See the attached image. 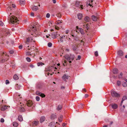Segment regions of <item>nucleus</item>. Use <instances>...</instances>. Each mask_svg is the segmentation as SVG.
Here are the masks:
<instances>
[{
  "label": "nucleus",
  "instance_id": "4c0bfd02",
  "mask_svg": "<svg viewBox=\"0 0 127 127\" xmlns=\"http://www.w3.org/2000/svg\"><path fill=\"white\" fill-rule=\"evenodd\" d=\"M44 64L43 63L41 62L38 63L37 64V65L38 66H40V65L42 66L43 65H44Z\"/></svg>",
  "mask_w": 127,
  "mask_h": 127
},
{
  "label": "nucleus",
  "instance_id": "3c124183",
  "mask_svg": "<svg viewBox=\"0 0 127 127\" xmlns=\"http://www.w3.org/2000/svg\"><path fill=\"white\" fill-rule=\"evenodd\" d=\"M40 96L42 97H45V95L41 93V94Z\"/></svg>",
  "mask_w": 127,
  "mask_h": 127
},
{
  "label": "nucleus",
  "instance_id": "79ce46f5",
  "mask_svg": "<svg viewBox=\"0 0 127 127\" xmlns=\"http://www.w3.org/2000/svg\"><path fill=\"white\" fill-rule=\"evenodd\" d=\"M52 44L51 42H49L48 44V46L49 47H50L52 46Z\"/></svg>",
  "mask_w": 127,
  "mask_h": 127
},
{
  "label": "nucleus",
  "instance_id": "dca6fc26",
  "mask_svg": "<svg viewBox=\"0 0 127 127\" xmlns=\"http://www.w3.org/2000/svg\"><path fill=\"white\" fill-rule=\"evenodd\" d=\"M32 10L34 11H36L38 9V7L35 6H33L32 7Z\"/></svg>",
  "mask_w": 127,
  "mask_h": 127
},
{
  "label": "nucleus",
  "instance_id": "864d4df0",
  "mask_svg": "<svg viewBox=\"0 0 127 127\" xmlns=\"http://www.w3.org/2000/svg\"><path fill=\"white\" fill-rule=\"evenodd\" d=\"M49 68H50V71H52V69H54L53 66H51L49 67Z\"/></svg>",
  "mask_w": 127,
  "mask_h": 127
},
{
  "label": "nucleus",
  "instance_id": "ddd939ff",
  "mask_svg": "<svg viewBox=\"0 0 127 127\" xmlns=\"http://www.w3.org/2000/svg\"><path fill=\"white\" fill-rule=\"evenodd\" d=\"M20 105L21 106L20 107V111H24L25 110V109L23 108V106L24 105V104H22L21 105Z\"/></svg>",
  "mask_w": 127,
  "mask_h": 127
},
{
  "label": "nucleus",
  "instance_id": "a211bd4d",
  "mask_svg": "<svg viewBox=\"0 0 127 127\" xmlns=\"http://www.w3.org/2000/svg\"><path fill=\"white\" fill-rule=\"evenodd\" d=\"M92 18L93 21H96L97 20V17L96 16H95L94 15H93L92 16Z\"/></svg>",
  "mask_w": 127,
  "mask_h": 127
},
{
  "label": "nucleus",
  "instance_id": "ea45409f",
  "mask_svg": "<svg viewBox=\"0 0 127 127\" xmlns=\"http://www.w3.org/2000/svg\"><path fill=\"white\" fill-rule=\"evenodd\" d=\"M41 93L38 91H37L36 92V94L38 95H40L41 94Z\"/></svg>",
  "mask_w": 127,
  "mask_h": 127
},
{
  "label": "nucleus",
  "instance_id": "de8ad7c7",
  "mask_svg": "<svg viewBox=\"0 0 127 127\" xmlns=\"http://www.w3.org/2000/svg\"><path fill=\"white\" fill-rule=\"evenodd\" d=\"M31 52H27L26 53V55L27 56H29V55H31Z\"/></svg>",
  "mask_w": 127,
  "mask_h": 127
},
{
  "label": "nucleus",
  "instance_id": "1a4fd4ad",
  "mask_svg": "<svg viewBox=\"0 0 127 127\" xmlns=\"http://www.w3.org/2000/svg\"><path fill=\"white\" fill-rule=\"evenodd\" d=\"M67 38V36L66 35H63L62 36H60V41L62 42H63V39H64Z\"/></svg>",
  "mask_w": 127,
  "mask_h": 127
},
{
  "label": "nucleus",
  "instance_id": "13d9d810",
  "mask_svg": "<svg viewBox=\"0 0 127 127\" xmlns=\"http://www.w3.org/2000/svg\"><path fill=\"white\" fill-rule=\"evenodd\" d=\"M50 16V14L49 13H48L46 15V17L47 18H49Z\"/></svg>",
  "mask_w": 127,
  "mask_h": 127
},
{
  "label": "nucleus",
  "instance_id": "603ef678",
  "mask_svg": "<svg viewBox=\"0 0 127 127\" xmlns=\"http://www.w3.org/2000/svg\"><path fill=\"white\" fill-rule=\"evenodd\" d=\"M121 84V82L120 81H118L117 82V85L119 86Z\"/></svg>",
  "mask_w": 127,
  "mask_h": 127
},
{
  "label": "nucleus",
  "instance_id": "f3484780",
  "mask_svg": "<svg viewBox=\"0 0 127 127\" xmlns=\"http://www.w3.org/2000/svg\"><path fill=\"white\" fill-rule=\"evenodd\" d=\"M45 118L44 116H43L41 117L40 118V122L42 123L45 120Z\"/></svg>",
  "mask_w": 127,
  "mask_h": 127
},
{
  "label": "nucleus",
  "instance_id": "6e6552de",
  "mask_svg": "<svg viewBox=\"0 0 127 127\" xmlns=\"http://www.w3.org/2000/svg\"><path fill=\"white\" fill-rule=\"evenodd\" d=\"M75 4L76 6L78 7L79 8H81V9H83V5L81 4H80L79 2V1H76Z\"/></svg>",
  "mask_w": 127,
  "mask_h": 127
},
{
  "label": "nucleus",
  "instance_id": "c9c22d12",
  "mask_svg": "<svg viewBox=\"0 0 127 127\" xmlns=\"http://www.w3.org/2000/svg\"><path fill=\"white\" fill-rule=\"evenodd\" d=\"M78 30L80 31L82 34H84V32L83 30L81 28H79Z\"/></svg>",
  "mask_w": 127,
  "mask_h": 127
},
{
  "label": "nucleus",
  "instance_id": "6ab92c4d",
  "mask_svg": "<svg viewBox=\"0 0 127 127\" xmlns=\"http://www.w3.org/2000/svg\"><path fill=\"white\" fill-rule=\"evenodd\" d=\"M118 54L119 56H122L123 55V53L122 51H119L118 52Z\"/></svg>",
  "mask_w": 127,
  "mask_h": 127
},
{
  "label": "nucleus",
  "instance_id": "680f3d73",
  "mask_svg": "<svg viewBox=\"0 0 127 127\" xmlns=\"http://www.w3.org/2000/svg\"><path fill=\"white\" fill-rule=\"evenodd\" d=\"M14 51L13 50H10L9 51V53L10 54H12L14 53Z\"/></svg>",
  "mask_w": 127,
  "mask_h": 127
},
{
  "label": "nucleus",
  "instance_id": "aec40b11",
  "mask_svg": "<svg viewBox=\"0 0 127 127\" xmlns=\"http://www.w3.org/2000/svg\"><path fill=\"white\" fill-rule=\"evenodd\" d=\"M21 86L18 84H17L15 85V88L17 90H18L20 89L21 88Z\"/></svg>",
  "mask_w": 127,
  "mask_h": 127
},
{
  "label": "nucleus",
  "instance_id": "7ed1b4c3",
  "mask_svg": "<svg viewBox=\"0 0 127 127\" xmlns=\"http://www.w3.org/2000/svg\"><path fill=\"white\" fill-rule=\"evenodd\" d=\"M10 21L12 24H14L16 23H17L19 21L17 17L14 16H12L10 17Z\"/></svg>",
  "mask_w": 127,
  "mask_h": 127
},
{
  "label": "nucleus",
  "instance_id": "423d86ee",
  "mask_svg": "<svg viewBox=\"0 0 127 127\" xmlns=\"http://www.w3.org/2000/svg\"><path fill=\"white\" fill-rule=\"evenodd\" d=\"M58 34L57 32H53L52 33L51 36L53 39L56 38L58 36Z\"/></svg>",
  "mask_w": 127,
  "mask_h": 127
},
{
  "label": "nucleus",
  "instance_id": "bf43d9fd",
  "mask_svg": "<svg viewBox=\"0 0 127 127\" xmlns=\"http://www.w3.org/2000/svg\"><path fill=\"white\" fill-rule=\"evenodd\" d=\"M3 22L1 21H0V26H3Z\"/></svg>",
  "mask_w": 127,
  "mask_h": 127
},
{
  "label": "nucleus",
  "instance_id": "69168bd1",
  "mask_svg": "<svg viewBox=\"0 0 127 127\" xmlns=\"http://www.w3.org/2000/svg\"><path fill=\"white\" fill-rule=\"evenodd\" d=\"M52 1L54 3H55L56 2V0H52Z\"/></svg>",
  "mask_w": 127,
  "mask_h": 127
},
{
  "label": "nucleus",
  "instance_id": "338daca9",
  "mask_svg": "<svg viewBox=\"0 0 127 127\" xmlns=\"http://www.w3.org/2000/svg\"><path fill=\"white\" fill-rule=\"evenodd\" d=\"M12 6L13 8H15V4H12Z\"/></svg>",
  "mask_w": 127,
  "mask_h": 127
},
{
  "label": "nucleus",
  "instance_id": "c85d7f7f",
  "mask_svg": "<svg viewBox=\"0 0 127 127\" xmlns=\"http://www.w3.org/2000/svg\"><path fill=\"white\" fill-rule=\"evenodd\" d=\"M89 2H90L89 3H88V2L87 3V5H88L91 6H92L93 0H89Z\"/></svg>",
  "mask_w": 127,
  "mask_h": 127
},
{
  "label": "nucleus",
  "instance_id": "58836bf2",
  "mask_svg": "<svg viewBox=\"0 0 127 127\" xmlns=\"http://www.w3.org/2000/svg\"><path fill=\"white\" fill-rule=\"evenodd\" d=\"M45 71H51L50 68H49V67L46 68Z\"/></svg>",
  "mask_w": 127,
  "mask_h": 127
},
{
  "label": "nucleus",
  "instance_id": "473e14b6",
  "mask_svg": "<svg viewBox=\"0 0 127 127\" xmlns=\"http://www.w3.org/2000/svg\"><path fill=\"white\" fill-rule=\"evenodd\" d=\"M62 108V106L61 105H59L58 106L57 109L58 110H60Z\"/></svg>",
  "mask_w": 127,
  "mask_h": 127
},
{
  "label": "nucleus",
  "instance_id": "f257e3e1",
  "mask_svg": "<svg viewBox=\"0 0 127 127\" xmlns=\"http://www.w3.org/2000/svg\"><path fill=\"white\" fill-rule=\"evenodd\" d=\"M8 59V56L5 52L1 51L0 52V62L3 63L6 61Z\"/></svg>",
  "mask_w": 127,
  "mask_h": 127
},
{
  "label": "nucleus",
  "instance_id": "39448f33",
  "mask_svg": "<svg viewBox=\"0 0 127 127\" xmlns=\"http://www.w3.org/2000/svg\"><path fill=\"white\" fill-rule=\"evenodd\" d=\"M111 95L112 96L114 97H119L120 96L119 94L117 93L115 91L112 90L111 91Z\"/></svg>",
  "mask_w": 127,
  "mask_h": 127
},
{
  "label": "nucleus",
  "instance_id": "6e6d98bb",
  "mask_svg": "<svg viewBox=\"0 0 127 127\" xmlns=\"http://www.w3.org/2000/svg\"><path fill=\"white\" fill-rule=\"evenodd\" d=\"M81 58V56L80 55L78 56L77 58L76 59L77 60H80Z\"/></svg>",
  "mask_w": 127,
  "mask_h": 127
},
{
  "label": "nucleus",
  "instance_id": "bb28decb",
  "mask_svg": "<svg viewBox=\"0 0 127 127\" xmlns=\"http://www.w3.org/2000/svg\"><path fill=\"white\" fill-rule=\"evenodd\" d=\"M63 118V116L62 115H61L58 118L59 121L60 122H61L62 121Z\"/></svg>",
  "mask_w": 127,
  "mask_h": 127
},
{
  "label": "nucleus",
  "instance_id": "2eb2a0df",
  "mask_svg": "<svg viewBox=\"0 0 127 127\" xmlns=\"http://www.w3.org/2000/svg\"><path fill=\"white\" fill-rule=\"evenodd\" d=\"M19 3L21 5L24 4L25 3V0H19Z\"/></svg>",
  "mask_w": 127,
  "mask_h": 127
},
{
  "label": "nucleus",
  "instance_id": "49530a36",
  "mask_svg": "<svg viewBox=\"0 0 127 127\" xmlns=\"http://www.w3.org/2000/svg\"><path fill=\"white\" fill-rule=\"evenodd\" d=\"M57 16L59 17H61V14L60 13H58L57 14H56Z\"/></svg>",
  "mask_w": 127,
  "mask_h": 127
},
{
  "label": "nucleus",
  "instance_id": "9b49d317",
  "mask_svg": "<svg viewBox=\"0 0 127 127\" xmlns=\"http://www.w3.org/2000/svg\"><path fill=\"white\" fill-rule=\"evenodd\" d=\"M69 76L68 75L64 74L62 77V78L63 80L65 81H66V80L68 79Z\"/></svg>",
  "mask_w": 127,
  "mask_h": 127
},
{
  "label": "nucleus",
  "instance_id": "a19ab883",
  "mask_svg": "<svg viewBox=\"0 0 127 127\" xmlns=\"http://www.w3.org/2000/svg\"><path fill=\"white\" fill-rule=\"evenodd\" d=\"M26 59L27 61L28 62H30L31 61V60L30 58L28 57H27L26 58Z\"/></svg>",
  "mask_w": 127,
  "mask_h": 127
},
{
  "label": "nucleus",
  "instance_id": "4d7b16f0",
  "mask_svg": "<svg viewBox=\"0 0 127 127\" xmlns=\"http://www.w3.org/2000/svg\"><path fill=\"white\" fill-rule=\"evenodd\" d=\"M9 80H6L5 81V84H9Z\"/></svg>",
  "mask_w": 127,
  "mask_h": 127
},
{
  "label": "nucleus",
  "instance_id": "393cba45",
  "mask_svg": "<svg viewBox=\"0 0 127 127\" xmlns=\"http://www.w3.org/2000/svg\"><path fill=\"white\" fill-rule=\"evenodd\" d=\"M56 115L54 114H52L51 116V118L52 119H53L56 118Z\"/></svg>",
  "mask_w": 127,
  "mask_h": 127
},
{
  "label": "nucleus",
  "instance_id": "e433bc0d",
  "mask_svg": "<svg viewBox=\"0 0 127 127\" xmlns=\"http://www.w3.org/2000/svg\"><path fill=\"white\" fill-rule=\"evenodd\" d=\"M127 98V97L126 96H124L122 99V101H123L126 100Z\"/></svg>",
  "mask_w": 127,
  "mask_h": 127
},
{
  "label": "nucleus",
  "instance_id": "c03bdc74",
  "mask_svg": "<svg viewBox=\"0 0 127 127\" xmlns=\"http://www.w3.org/2000/svg\"><path fill=\"white\" fill-rule=\"evenodd\" d=\"M95 55L96 57H97L98 55V52L97 51H96L95 53Z\"/></svg>",
  "mask_w": 127,
  "mask_h": 127
},
{
  "label": "nucleus",
  "instance_id": "f03ea898",
  "mask_svg": "<svg viewBox=\"0 0 127 127\" xmlns=\"http://www.w3.org/2000/svg\"><path fill=\"white\" fill-rule=\"evenodd\" d=\"M64 57L66 60L68 61L70 60H73L75 56L74 55H70V56L68 55H66Z\"/></svg>",
  "mask_w": 127,
  "mask_h": 127
},
{
  "label": "nucleus",
  "instance_id": "09e8293b",
  "mask_svg": "<svg viewBox=\"0 0 127 127\" xmlns=\"http://www.w3.org/2000/svg\"><path fill=\"white\" fill-rule=\"evenodd\" d=\"M36 99L37 101H38L40 100V97L38 96H37L36 97Z\"/></svg>",
  "mask_w": 127,
  "mask_h": 127
},
{
  "label": "nucleus",
  "instance_id": "b1692460",
  "mask_svg": "<svg viewBox=\"0 0 127 127\" xmlns=\"http://www.w3.org/2000/svg\"><path fill=\"white\" fill-rule=\"evenodd\" d=\"M78 47V45H74L73 46V51L76 50Z\"/></svg>",
  "mask_w": 127,
  "mask_h": 127
},
{
  "label": "nucleus",
  "instance_id": "0eeeda50",
  "mask_svg": "<svg viewBox=\"0 0 127 127\" xmlns=\"http://www.w3.org/2000/svg\"><path fill=\"white\" fill-rule=\"evenodd\" d=\"M27 40L25 42V43L26 44H28V43L30 42L33 41L34 42V40H33L32 37H29L28 38H27Z\"/></svg>",
  "mask_w": 127,
  "mask_h": 127
},
{
  "label": "nucleus",
  "instance_id": "9d476101",
  "mask_svg": "<svg viewBox=\"0 0 127 127\" xmlns=\"http://www.w3.org/2000/svg\"><path fill=\"white\" fill-rule=\"evenodd\" d=\"M31 30L35 34H36V28L35 26H32L30 29L29 30V31H31Z\"/></svg>",
  "mask_w": 127,
  "mask_h": 127
},
{
  "label": "nucleus",
  "instance_id": "5fc2aeb1",
  "mask_svg": "<svg viewBox=\"0 0 127 127\" xmlns=\"http://www.w3.org/2000/svg\"><path fill=\"white\" fill-rule=\"evenodd\" d=\"M4 120L3 118H1L0 120V122L1 123H3L4 122Z\"/></svg>",
  "mask_w": 127,
  "mask_h": 127
},
{
  "label": "nucleus",
  "instance_id": "8fccbe9b",
  "mask_svg": "<svg viewBox=\"0 0 127 127\" xmlns=\"http://www.w3.org/2000/svg\"><path fill=\"white\" fill-rule=\"evenodd\" d=\"M123 75V73H120V75L118 76V77L119 78H120L122 77V76Z\"/></svg>",
  "mask_w": 127,
  "mask_h": 127
},
{
  "label": "nucleus",
  "instance_id": "2f4dec72",
  "mask_svg": "<svg viewBox=\"0 0 127 127\" xmlns=\"http://www.w3.org/2000/svg\"><path fill=\"white\" fill-rule=\"evenodd\" d=\"M13 78L15 80H17L19 78L18 76L16 74L14 75L13 77Z\"/></svg>",
  "mask_w": 127,
  "mask_h": 127
},
{
  "label": "nucleus",
  "instance_id": "0e129e2a",
  "mask_svg": "<svg viewBox=\"0 0 127 127\" xmlns=\"http://www.w3.org/2000/svg\"><path fill=\"white\" fill-rule=\"evenodd\" d=\"M55 27V29L57 30H59L60 29L59 27Z\"/></svg>",
  "mask_w": 127,
  "mask_h": 127
},
{
  "label": "nucleus",
  "instance_id": "774afa93",
  "mask_svg": "<svg viewBox=\"0 0 127 127\" xmlns=\"http://www.w3.org/2000/svg\"><path fill=\"white\" fill-rule=\"evenodd\" d=\"M88 94H86L85 95V97L86 98L87 97H88Z\"/></svg>",
  "mask_w": 127,
  "mask_h": 127
},
{
  "label": "nucleus",
  "instance_id": "4468645a",
  "mask_svg": "<svg viewBox=\"0 0 127 127\" xmlns=\"http://www.w3.org/2000/svg\"><path fill=\"white\" fill-rule=\"evenodd\" d=\"M39 122L38 121H34L32 122V124L33 126H35L38 124Z\"/></svg>",
  "mask_w": 127,
  "mask_h": 127
},
{
  "label": "nucleus",
  "instance_id": "72a5a7b5",
  "mask_svg": "<svg viewBox=\"0 0 127 127\" xmlns=\"http://www.w3.org/2000/svg\"><path fill=\"white\" fill-rule=\"evenodd\" d=\"M55 123L54 122H52L50 123L49 126L51 127H53L55 125Z\"/></svg>",
  "mask_w": 127,
  "mask_h": 127
},
{
  "label": "nucleus",
  "instance_id": "f704fd0d",
  "mask_svg": "<svg viewBox=\"0 0 127 127\" xmlns=\"http://www.w3.org/2000/svg\"><path fill=\"white\" fill-rule=\"evenodd\" d=\"M4 33L5 35H7L9 34L10 32L8 30H7L4 32Z\"/></svg>",
  "mask_w": 127,
  "mask_h": 127
},
{
  "label": "nucleus",
  "instance_id": "5701e85b",
  "mask_svg": "<svg viewBox=\"0 0 127 127\" xmlns=\"http://www.w3.org/2000/svg\"><path fill=\"white\" fill-rule=\"evenodd\" d=\"M87 25H88V24H85L83 25L84 28H85L87 30H88V29L89 28V27Z\"/></svg>",
  "mask_w": 127,
  "mask_h": 127
},
{
  "label": "nucleus",
  "instance_id": "4be33fe9",
  "mask_svg": "<svg viewBox=\"0 0 127 127\" xmlns=\"http://www.w3.org/2000/svg\"><path fill=\"white\" fill-rule=\"evenodd\" d=\"M7 109V107L6 106L4 105L2 106L1 108V111H4L6 109Z\"/></svg>",
  "mask_w": 127,
  "mask_h": 127
},
{
  "label": "nucleus",
  "instance_id": "c756f323",
  "mask_svg": "<svg viewBox=\"0 0 127 127\" xmlns=\"http://www.w3.org/2000/svg\"><path fill=\"white\" fill-rule=\"evenodd\" d=\"M84 20L85 21L88 22L89 21L90 19L89 17L88 16H86Z\"/></svg>",
  "mask_w": 127,
  "mask_h": 127
},
{
  "label": "nucleus",
  "instance_id": "a878e982",
  "mask_svg": "<svg viewBox=\"0 0 127 127\" xmlns=\"http://www.w3.org/2000/svg\"><path fill=\"white\" fill-rule=\"evenodd\" d=\"M78 18L80 20L82 17V14L81 13L78 14L77 15Z\"/></svg>",
  "mask_w": 127,
  "mask_h": 127
},
{
  "label": "nucleus",
  "instance_id": "7c9ffc66",
  "mask_svg": "<svg viewBox=\"0 0 127 127\" xmlns=\"http://www.w3.org/2000/svg\"><path fill=\"white\" fill-rule=\"evenodd\" d=\"M13 125L15 127H17L18 126V124L16 122H14L13 123Z\"/></svg>",
  "mask_w": 127,
  "mask_h": 127
},
{
  "label": "nucleus",
  "instance_id": "e2e57ef3",
  "mask_svg": "<svg viewBox=\"0 0 127 127\" xmlns=\"http://www.w3.org/2000/svg\"><path fill=\"white\" fill-rule=\"evenodd\" d=\"M30 66L32 68H33L34 67V66L32 64H30Z\"/></svg>",
  "mask_w": 127,
  "mask_h": 127
},
{
  "label": "nucleus",
  "instance_id": "cd10ccee",
  "mask_svg": "<svg viewBox=\"0 0 127 127\" xmlns=\"http://www.w3.org/2000/svg\"><path fill=\"white\" fill-rule=\"evenodd\" d=\"M18 119L19 121H22L23 120L22 116L20 115L19 116Z\"/></svg>",
  "mask_w": 127,
  "mask_h": 127
},
{
  "label": "nucleus",
  "instance_id": "412c9836",
  "mask_svg": "<svg viewBox=\"0 0 127 127\" xmlns=\"http://www.w3.org/2000/svg\"><path fill=\"white\" fill-rule=\"evenodd\" d=\"M113 73L114 74H117L118 73V70L117 69L114 68L113 70Z\"/></svg>",
  "mask_w": 127,
  "mask_h": 127
},
{
  "label": "nucleus",
  "instance_id": "20e7f679",
  "mask_svg": "<svg viewBox=\"0 0 127 127\" xmlns=\"http://www.w3.org/2000/svg\"><path fill=\"white\" fill-rule=\"evenodd\" d=\"M24 102L25 104H26L29 107H31L33 104V102L31 100H24Z\"/></svg>",
  "mask_w": 127,
  "mask_h": 127
},
{
  "label": "nucleus",
  "instance_id": "37998d69",
  "mask_svg": "<svg viewBox=\"0 0 127 127\" xmlns=\"http://www.w3.org/2000/svg\"><path fill=\"white\" fill-rule=\"evenodd\" d=\"M55 23L56 24H59L60 23H61L62 22H61L60 21L58 20V21H56V22Z\"/></svg>",
  "mask_w": 127,
  "mask_h": 127
},
{
  "label": "nucleus",
  "instance_id": "f8f14e48",
  "mask_svg": "<svg viewBox=\"0 0 127 127\" xmlns=\"http://www.w3.org/2000/svg\"><path fill=\"white\" fill-rule=\"evenodd\" d=\"M111 107L114 109H116L118 107L117 104L115 103H113L111 104Z\"/></svg>",
  "mask_w": 127,
  "mask_h": 127
},
{
  "label": "nucleus",
  "instance_id": "a18cd8bd",
  "mask_svg": "<svg viewBox=\"0 0 127 127\" xmlns=\"http://www.w3.org/2000/svg\"><path fill=\"white\" fill-rule=\"evenodd\" d=\"M123 85L124 87H127V85L126 83L125 82L123 83Z\"/></svg>",
  "mask_w": 127,
  "mask_h": 127
},
{
  "label": "nucleus",
  "instance_id": "052dcab7",
  "mask_svg": "<svg viewBox=\"0 0 127 127\" xmlns=\"http://www.w3.org/2000/svg\"><path fill=\"white\" fill-rule=\"evenodd\" d=\"M22 45H20L19 46V48L20 49H22Z\"/></svg>",
  "mask_w": 127,
  "mask_h": 127
}]
</instances>
